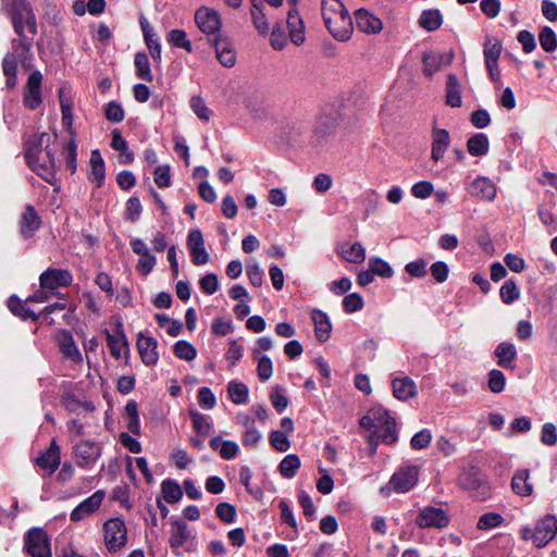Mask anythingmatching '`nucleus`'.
Masks as SVG:
<instances>
[{
    "label": "nucleus",
    "mask_w": 557,
    "mask_h": 557,
    "mask_svg": "<svg viewBox=\"0 0 557 557\" xmlns=\"http://www.w3.org/2000/svg\"><path fill=\"white\" fill-rule=\"evenodd\" d=\"M187 246L195 265H202L209 262V253L205 248V242L200 230H193L187 237Z\"/></svg>",
    "instance_id": "13"
},
{
    "label": "nucleus",
    "mask_w": 557,
    "mask_h": 557,
    "mask_svg": "<svg viewBox=\"0 0 557 557\" xmlns=\"http://www.w3.org/2000/svg\"><path fill=\"white\" fill-rule=\"evenodd\" d=\"M370 412L374 421L375 429H379L385 424H388L389 421L395 420L393 417H391L388 410L383 406H373L370 408Z\"/></svg>",
    "instance_id": "54"
},
{
    "label": "nucleus",
    "mask_w": 557,
    "mask_h": 557,
    "mask_svg": "<svg viewBox=\"0 0 557 557\" xmlns=\"http://www.w3.org/2000/svg\"><path fill=\"white\" fill-rule=\"evenodd\" d=\"M450 143L449 133L443 128H434L432 132L431 158L434 162L440 161Z\"/></svg>",
    "instance_id": "25"
},
{
    "label": "nucleus",
    "mask_w": 557,
    "mask_h": 557,
    "mask_svg": "<svg viewBox=\"0 0 557 557\" xmlns=\"http://www.w3.org/2000/svg\"><path fill=\"white\" fill-rule=\"evenodd\" d=\"M426 267L428 262L424 259H417L407 263L405 271L413 277H424L428 273Z\"/></svg>",
    "instance_id": "62"
},
{
    "label": "nucleus",
    "mask_w": 557,
    "mask_h": 557,
    "mask_svg": "<svg viewBox=\"0 0 557 557\" xmlns=\"http://www.w3.org/2000/svg\"><path fill=\"white\" fill-rule=\"evenodd\" d=\"M59 347L64 357L74 362H82L83 357L76 346L73 336L69 332H64L59 338Z\"/></svg>",
    "instance_id": "32"
},
{
    "label": "nucleus",
    "mask_w": 557,
    "mask_h": 557,
    "mask_svg": "<svg viewBox=\"0 0 557 557\" xmlns=\"http://www.w3.org/2000/svg\"><path fill=\"white\" fill-rule=\"evenodd\" d=\"M341 255L346 261L351 263H361L366 259V250L360 243L343 245Z\"/></svg>",
    "instance_id": "37"
},
{
    "label": "nucleus",
    "mask_w": 557,
    "mask_h": 557,
    "mask_svg": "<svg viewBox=\"0 0 557 557\" xmlns=\"http://www.w3.org/2000/svg\"><path fill=\"white\" fill-rule=\"evenodd\" d=\"M320 478L317 481V490L326 495L330 494L334 488V481L327 470L319 469Z\"/></svg>",
    "instance_id": "61"
},
{
    "label": "nucleus",
    "mask_w": 557,
    "mask_h": 557,
    "mask_svg": "<svg viewBox=\"0 0 557 557\" xmlns=\"http://www.w3.org/2000/svg\"><path fill=\"white\" fill-rule=\"evenodd\" d=\"M134 64L136 67V75L138 78L146 81V82L152 81L150 62H149L148 55L145 52H137L135 54Z\"/></svg>",
    "instance_id": "42"
},
{
    "label": "nucleus",
    "mask_w": 557,
    "mask_h": 557,
    "mask_svg": "<svg viewBox=\"0 0 557 557\" xmlns=\"http://www.w3.org/2000/svg\"><path fill=\"white\" fill-rule=\"evenodd\" d=\"M377 431L379 432V437L381 438V441L385 444H394L395 442H397L398 440V436H397V430H396V421H389L388 424H385L381 428H379Z\"/></svg>",
    "instance_id": "57"
},
{
    "label": "nucleus",
    "mask_w": 557,
    "mask_h": 557,
    "mask_svg": "<svg viewBox=\"0 0 557 557\" xmlns=\"http://www.w3.org/2000/svg\"><path fill=\"white\" fill-rule=\"evenodd\" d=\"M90 166L91 172L89 178L96 182L97 187H101L106 177V166L98 149L91 151Z\"/></svg>",
    "instance_id": "33"
},
{
    "label": "nucleus",
    "mask_w": 557,
    "mask_h": 557,
    "mask_svg": "<svg viewBox=\"0 0 557 557\" xmlns=\"http://www.w3.org/2000/svg\"><path fill=\"white\" fill-rule=\"evenodd\" d=\"M286 23L290 41L296 46L302 45L306 40L305 24L295 7L288 11Z\"/></svg>",
    "instance_id": "19"
},
{
    "label": "nucleus",
    "mask_w": 557,
    "mask_h": 557,
    "mask_svg": "<svg viewBox=\"0 0 557 557\" xmlns=\"http://www.w3.org/2000/svg\"><path fill=\"white\" fill-rule=\"evenodd\" d=\"M506 385L505 374L497 369H493L488 372L487 386L492 393H502Z\"/></svg>",
    "instance_id": "50"
},
{
    "label": "nucleus",
    "mask_w": 557,
    "mask_h": 557,
    "mask_svg": "<svg viewBox=\"0 0 557 557\" xmlns=\"http://www.w3.org/2000/svg\"><path fill=\"white\" fill-rule=\"evenodd\" d=\"M270 444L277 451H287L290 447V442L287 435L282 431H272L270 434Z\"/></svg>",
    "instance_id": "55"
},
{
    "label": "nucleus",
    "mask_w": 557,
    "mask_h": 557,
    "mask_svg": "<svg viewBox=\"0 0 557 557\" xmlns=\"http://www.w3.org/2000/svg\"><path fill=\"white\" fill-rule=\"evenodd\" d=\"M104 492H95L91 496L87 497L72 510L70 516L71 520L75 522L81 521L89 515L94 513L102 504Z\"/></svg>",
    "instance_id": "14"
},
{
    "label": "nucleus",
    "mask_w": 557,
    "mask_h": 557,
    "mask_svg": "<svg viewBox=\"0 0 557 557\" xmlns=\"http://www.w3.org/2000/svg\"><path fill=\"white\" fill-rule=\"evenodd\" d=\"M41 218L32 205H26L20 220V232L24 238H30L41 226Z\"/></svg>",
    "instance_id": "18"
},
{
    "label": "nucleus",
    "mask_w": 557,
    "mask_h": 557,
    "mask_svg": "<svg viewBox=\"0 0 557 557\" xmlns=\"http://www.w3.org/2000/svg\"><path fill=\"white\" fill-rule=\"evenodd\" d=\"M104 115L107 120L119 123L124 120L125 113L121 103L113 100L106 104Z\"/></svg>",
    "instance_id": "53"
},
{
    "label": "nucleus",
    "mask_w": 557,
    "mask_h": 557,
    "mask_svg": "<svg viewBox=\"0 0 557 557\" xmlns=\"http://www.w3.org/2000/svg\"><path fill=\"white\" fill-rule=\"evenodd\" d=\"M504 521V518L495 512H487L480 517L478 521V528L480 530H487L498 527Z\"/></svg>",
    "instance_id": "59"
},
{
    "label": "nucleus",
    "mask_w": 557,
    "mask_h": 557,
    "mask_svg": "<svg viewBox=\"0 0 557 557\" xmlns=\"http://www.w3.org/2000/svg\"><path fill=\"white\" fill-rule=\"evenodd\" d=\"M257 360V374L260 381H268L273 374V363L268 356L253 358Z\"/></svg>",
    "instance_id": "51"
},
{
    "label": "nucleus",
    "mask_w": 557,
    "mask_h": 557,
    "mask_svg": "<svg viewBox=\"0 0 557 557\" xmlns=\"http://www.w3.org/2000/svg\"><path fill=\"white\" fill-rule=\"evenodd\" d=\"M363 298L357 293H352L345 296L343 300V307L347 313H352L361 310L363 308Z\"/></svg>",
    "instance_id": "58"
},
{
    "label": "nucleus",
    "mask_w": 557,
    "mask_h": 557,
    "mask_svg": "<svg viewBox=\"0 0 557 557\" xmlns=\"http://www.w3.org/2000/svg\"><path fill=\"white\" fill-rule=\"evenodd\" d=\"M8 307L14 315L21 317L23 320H27V319L37 320L38 319V317L34 313V311L26 308L24 306L23 301L15 296H12L9 298Z\"/></svg>",
    "instance_id": "45"
},
{
    "label": "nucleus",
    "mask_w": 557,
    "mask_h": 557,
    "mask_svg": "<svg viewBox=\"0 0 557 557\" xmlns=\"http://www.w3.org/2000/svg\"><path fill=\"white\" fill-rule=\"evenodd\" d=\"M214 49L216 59L225 67H232L236 63V51L233 42L221 35L214 38Z\"/></svg>",
    "instance_id": "15"
},
{
    "label": "nucleus",
    "mask_w": 557,
    "mask_h": 557,
    "mask_svg": "<svg viewBox=\"0 0 557 557\" xmlns=\"http://www.w3.org/2000/svg\"><path fill=\"white\" fill-rule=\"evenodd\" d=\"M52 137L48 133L32 136L25 149L27 164L37 175L54 187V193L61 190L55 175V151L51 148Z\"/></svg>",
    "instance_id": "1"
},
{
    "label": "nucleus",
    "mask_w": 557,
    "mask_h": 557,
    "mask_svg": "<svg viewBox=\"0 0 557 557\" xmlns=\"http://www.w3.org/2000/svg\"><path fill=\"white\" fill-rule=\"evenodd\" d=\"M173 350H174V355L177 358L186 360V361H191L197 356L196 348L190 343H188L186 341L176 342L173 347Z\"/></svg>",
    "instance_id": "48"
},
{
    "label": "nucleus",
    "mask_w": 557,
    "mask_h": 557,
    "mask_svg": "<svg viewBox=\"0 0 557 557\" xmlns=\"http://www.w3.org/2000/svg\"><path fill=\"white\" fill-rule=\"evenodd\" d=\"M468 193L480 200L492 201L496 197V186L488 177L478 176L469 185Z\"/></svg>",
    "instance_id": "17"
},
{
    "label": "nucleus",
    "mask_w": 557,
    "mask_h": 557,
    "mask_svg": "<svg viewBox=\"0 0 557 557\" xmlns=\"http://www.w3.org/2000/svg\"><path fill=\"white\" fill-rule=\"evenodd\" d=\"M321 13L330 34L337 40L346 41L354 30V22L341 0H322Z\"/></svg>",
    "instance_id": "3"
},
{
    "label": "nucleus",
    "mask_w": 557,
    "mask_h": 557,
    "mask_svg": "<svg viewBox=\"0 0 557 557\" xmlns=\"http://www.w3.org/2000/svg\"><path fill=\"white\" fill-rule=\"evenodd\" d=\"M369 269H371L372 273L382 277H391L393 275V270L389 264L379 257L370 258Z\"/></svg>",
    "instance_id": "52"
},
{
    "label": "nucleus",
    "mask_w": 557,
    "mask_h": 557,
    "mask_svg": "<svg viewBox=\"0 0 557 557\" xmlns=\"http://www.w3.org/2000/svg\"><path fill=\"white\" fill-rule=\"evenodd\" d=\"M195 23L206 35H215L222 27L221 14L209 7H200L195 12Z\"/></svg>",
    "instance_id": "7"
},
{
    "label": "nucleus",
    "mask_w": 557,
    "mask_h": 557,
    "mask_svg": "<svg viewBox=\"0 0 557 557\" xmlns=\"http://www.w3.org/2000/svg\"><path fill=\"white\" fill-rule=\"evenodd\" d=\"M231 400L236 405L246 404L248 400V387L246 384L237 381H231L227 386Z\"/></svg>",
    "instance_id": "40"
},
{
    "label": "nucleus",
    "mask_w": 557,
    "mask_h": 557,
    "mask_svg": "<svg viewBox=\"0 0 557 557\" xmlns=\"http://www.w3.org/2000/svg\"><path fill=\"white\" fill-rule=\"evenodd\" d=\"M511 490L516 495L522 497L532 495L533 485L530 482V471L528 469H520L513 473L511 479Z\"/></svg>",
    "instance_id": "28"
},
{
    "label": "nucleus",
    "mask_w": 557,
    "mask_h": 557,
    "mask_svg": "<svg viewBox=\"0 0 557 557\" xmlns=\"http://www.w3.org/2000/svg\"><path fill=\"white\" fill-rule=\"evenodd\" d=\"M74 456L78 467L89 469L101 456V448L94 442L83 441L75 446Z\"/></svg>",
    "instance_id": "11"
},
{
    "label": "nucleus",
    "mask_w": 557,
    "mask_h": 557,
    "mask_svg": "<svg viewBox=\"0 0 557 557\" xmlns=\"http://www.w3.org/2000/svg\"><path fill=\"white\" fill-rule=\"evenodd\" d=\"M216 516L225 523H232L235 520L236 509L228 503H220L215 508Z\"/></svg>",
    "instance_id": "64"
},
{
    "label": "nucleus",
    "mask_w": 557,
    "mask_h": 557,
    "mask_svg": "<svg viewBox=\"0 0 557 557\" xmlns=\"http://www.w3.org/2000/svg\"><path fill=\"white\" fill-rule=\"evenodd\" d=\"M122 327V323L120 322L116 326V335L111 334L108 330H106L107 344L112 357L115 359L121 358L123 348L126 350L128 349L126 336Z\"/></svg>",
    "instance_id": "29"
},
{
    "label": "nucleus",
    "mask_w": 557,
    "mask_h": 557,
    "mask_svg": "<svg viewBox=\"0 0 557 557\" xmlns=\"http://www.w3.org/2000/svg\"><path fill=\"white\" fill-rule=\"evenodd\" d=\"M72 282L73 275L65 269L49 268L39 276L40 287L51 292L59 287H67Z\"/></svg>",
    "instance_id": "9"
},
{
    "label": "nucleus",
    "mask_w": 557,
    "mask_h": 557,
    "mask_svg": "<svg viewBox=\"0 0 557 557\" xmlns=\"http://www.w3.org/2000/svg\"><path fill=\"white\" fill-rule=\"evenodd\" d=\"M41 82L42 74L39 71L29 74L23 94V103L29 110H36L42 103Z\"/></svg>",
    "instance_id": "10"
},
{
    "label": "nucleus",
    "mask_w": 557,
    "mask_h": 557,
    "mask_svg": "<svg viewBox=\"0 0 557 557\" xmlns=\"http://www.w3.org/2000/svg\"><path fill=\"white\" fill-rule=\"evenodd\" d=\"M162 495L165 502L174 504L183 496L181 486L173 480H164L161 484Z\"/></svg>",
    "instance_id": "44"
},
{
    "label": "nucleus",
    "mask_w": 557,
    "mask_h": 557,
    "mask_svg": "<svg viewBox=\"0 0 557 557\" xmlns=\"http://www.w3.org/2000/svg\"><path fill=\"white\" fill-rule=\"evenodd\" d=\"M539 40L541 47L547 52H553L557 49V36L548 26H544L541 29Z\"/></svg>",
    "instance_id": "47"
},
{
    "label": "nucleus",
    "mask_w": 557,
    "mask_h": 557,
    "mask_svg": "<svg viewBox=\"0 0 557 557\" xmlns=\"http://www.w3.org/2000/svg\"><path fill=\"white\" fill-rule=\"evenodd\" d=\"M166 40L170 45H172L176 48H182V49L186 50L188 53H191L194 50L193 44L187 38V33L184 29H180V28L171 29L168 33Z\"/></svg>",
    "instance_id": "38"
},
{
    "label": "nucleus",
    "mask_w": 557,
    "mask_h": 557,
    "mask_svg": "<svg viewBox=\"0 0 557 557\" xmlns=\"http://www.w3.org/2000/svg\"><path fill=\"white\" fill-rule=\"evenodd\" d=\"M251 1V9H250V15L252 20V24L255 28L259 32L261 35H267L270 29V24L268 21V16L265 13V7L264 3L265 0H250Z\"/></svg>",
    "instance_id": "24"
},
{
    "label": "nucleus",
    "mask_w": 557,
    "mask_h": 557,
    "mask_svg": "<svg viewBox=\"0 0 557 557\" xmlns=\"http://www.w3.org/2000/svg\"><path fill=\"white\" fill-rule=\"evenodd\" d=\"M517 349L513 344L508 342H503L497 345L495 349V356L498 358L497 364L503 368L513 369L515 366L512 362L517 358Z\"/></svg>",
    "instance_id": "30"
},
{
    "label": "nucleus",
    "mask_w": 557,
    "mask_h": 557,
    "mask_svg": "<svg viewBox=\"0 0 557 557\" xmlns=\"http://www.w3.org/2000/svg\"><path fill=\"white\" fill-rule=\"evenodd\" d=\"M502 46L497 42H486L484 46L485 65H495L499 59Z\"/></svg>",
    "instance_id": "63"
},
{
    "label": "nucleus",
    "mask_w": 557,
    "mask_h": 557,
    "mask_svg": "<svg viewBox=\"0 0 557 557\" xmlns=\"http://www.w3.org/2000/svg\"><path fill=\"white\" fill-rule=\"evenodd\" d=\"M4 10L13 24L14 32L20 37L15 51H29L34 36L37 33L36 16L27 0H1Z\"/></svg>",
    "instance_id": "2"
},
{
    "label": "nucleus",
    "mask_w": 557,
    "mask_h": 557,
    "mask_svg": "<svg viewBox=\"0 0 557 557\" xmlns=\"http://www.w3.org/2000/svg\"><path fill=\"white\" fill-rule=\"evenodd\" d=\"M393 395L401 401L413 398L418 394L417 385L409 376H399L392 380Z\"/></svg>",
    "instance_id": "23"
},
{
    "label": "nucleus",
    "mask_w": 557,
    "mask_h": 557,
    "mask_svg": "<svg viewBox=\"0 0 557 557\" xmlns=\"http://www.w3.org/2000/svg\"><path fill=\"white\" fill-rule=\"evenodd\" d=\"M137 348L141 358V361L146 366H153L159 360V355L157 352V339L150 336H145L143 333L138 335L137 338Z\"/></svg>",
    "instance_id": "20"
},
{
    "label": "nucleus",
    "mask_w": 557,
    "mask_h": 557,
    "mask_svg": "<svg viewBox=\"0 0 557 557\" xmlns=\"http://www.w3.org/2000/svg\"><path fill=\"white\" fill-rule=\"evenodd\" d=\"M446 103L453 108H459L462 104L459 81L454 74L447 77Z\"/></svg>",
    "instance_id": "36"
},
{
    "label": "nucleus",
    "mask_w": 557,
    "mask_h": 557,
    "mask_svg": "<svg viewBox=\"0 0 557 557\" xmlns=\"http://www.w3.org/2000/svg\"><path fill=\"white\" fill-rule=\"evenodd\" d=\"M355 22L358 29L367 34H376L382 30V21L366 9L355 12Z\"/></svg>",
    "instance_id": "21"
},
{
    "label": "nucleus",
    "mask_w": 557,
    "mask_h": 557,
    "mask_svg": "<svg viewBox=\"0 0 557 557\" xmlns=\"http://www.w3.org/2000/svg\"><path fill=\"white\" fill-rule=\"evenodd\" d=\"M190 417L197 435L206 437L211 430L210 418L197 411H190Z\"/></svg>",
    "instance_id": "46"
},
{
    "label": "nucleus",
    "mask_w": 557,
    "mask_h": 557,
    "mask_svg": "<svg viewBox=\"0 0 557 557\" xmlns=\"http://www.w3.org/2000/svg\"><path fill=\"white\" fill-rule=\"evenodd\" d=\"M557 533V518L553 515H546L535 525L534 545L536 547L546 546Z\"/></svg>",
    "instance_id": "12"
},
{
    "label": "nucleus",
    "mask_w": 557,
    "mask_h": 557,
    "mask_svg": "<svg viewBox=\"0 0 557 557\" xmlns=\"http://www.w3.org/2000/svg\"><path fill=\"white\" fill-rule=\"evenodd\" d=\"M189 539L188 525L182 519L173 521V529L171 531L169 543L173 549H177L185 545Z\"/></svg>",
    "instance_id": "31"
},
{
    "label": "nucleus",
    "mask_w": 557,
    "mask_h": 557,
    "mask_svg": "<svg viewBox=\"0 0 557 557\" xmlns=\"http://www.w3.org/2000/svg\"><path fill=\"white\" fill-rule=\"evenodd\" d=\"M431 431L428 429H423L411 437L410 445L413 449L420 450L428 447L431 443Z\"/></svg>",
    "instance_id": "60"
},
{
    "label": "nucleus",
    "mask_w": 557,
    "mask_h": 557,
    "mask_svg": "<svg viewBox=\"0 0 557 557\" xmlns=\"http://www.w3.org/2000/svg\"><path fill=\"white\" fill-rule=\"evenodd\" d=\"M104 543L110 552L121 549L127 542V533L124 521L111 518L103 524Z\"/></svg>",
    "instance_id": "5"
},
{
    "label": "nucleus",
    "mask_w": 557,
    "mask_h": 557,
    "mask_svg": "<svg viewBox=\"0 0 557 557\" xmlns=\"http://www.w3.org/2000/svg\"><path fill=\"white\" fill-rule=\"evenodd\" d=\"M459 485L472 493L482 490V495L485 494L486 484L482 475L474 469L463 471L458 478Z\"/></svg>",
    "instance_id": "26"
},
{
    "label": "nucleus",
    "mask_w": 557,
    "mask_h": 557,
    "mask_svg": "<svg viewBox=\"0 0 557 557\" xmlns=\"http://www.w3.org/2000/svg\"><path fill=\"white\" fill-rule=\"evenodd\" d=\"M419 468L412 465L400 467L391 478L389 485L396 493L409 492L418 482Z\"/></svg>",
    "instance_id": "6"
},
{
    "label": "nucleus",
    "mask_w": 557,
    "mask_h": 557,
    "mask_svg": "<svg viewBox=\"0 0 557 557\" xmlns=\"http://www.w3.org/2000/svg\"><path fill=\"white\" fill-rule=\"evenodd\" d=\"M60 462V447L54 440L51 442L49 448L36 459V465L40 469L47 470L49 474H52L59 468Z\"/></svg>",
    "instance_id": "22"
},
{
    "label": "nucleus",
    "mask_w": 557,
    "mask_h": 557,
    "mask_svg": "<svg viewBox=\"0 0 557 557\" xmlns=\"http://www.w3.org/2000/svg\"><path fill=\"white\" fill-rule=\"evenodd\" d=\"M419 24L422 28L434 32L442 25V15L438 10H426L423 11Z\"/></svg>",
    "instance_id": "41"
},
{
    "label": "nucleus",
    "mask_w": 557,
    "mask_h": 557,
    "mask_svg": "<svg viewBox=\"0 0 557 557\" xmlns=\"http://www.w3.org/2000/svg\"><path fill=\"white\" fill-rule=\"evenodd\" d=\"M111 147L114 150L120 151L121 163L128 164L134 161V153L128 149L127 141L119 129H114L112 132Z\"/></svg>",
    "instance_id": "34"
},
{
    "label": "nucleus",
    "mask_w": 557,
    "mask_h": 557,
    "mask_svg": "<svg viewBox=\"0 0 557 557\" xmlns=\"http://www.w3.org/2000/svg\"><path fill=\"white\" fill-rule=\"evenodd\" d=\"M237 423L244 426L242 443L245 447H255L262 435L256 428V420L247 413H239L236 418Z\"/></svg>",
    "instance_id": "16"
},
{
    "label": "nucleus",
    "mask_w": 557,
    "mask_h": 557,
    "mask_svg": "<svg viewBox=\"0 0 557 557\" xmlns=\"http://www.w3.org/2000/svg\"><path fill=\"white\" fill-rule=\"evenodd\" d=\"M416 523L421 529H443L448 525L449 517L442 508L426 506L419 511Z\"/></svg>",
    "instance_id": "8"
},
{
    "label": "nucleus",
    "mask_w": 557,
    "mask_h": 557,
    "mask_svg": "<svg viewBox=\"0 0 557 557\" xmlns=\"http://www.w3.org/2000/svg\"><path fill=\"white\" fill-rule=\"evenodd\" d=\"M24 550L32 557H52L51 543L41 528H32L24 535Z\"/></svg>",
    "instance_id": "4"
},
{
    "label": "nucleus",
    "mask_w": 557,
    "mask_h": 557,
    "mask_svg": "<svg viewBox=\"0 0 557 557\" xmlns=\"http://www.w3.org/2000/svg\"><path fill=\"white\" fill-rule=\"evenodd\" d=\"M490 141L485 134L478 133L467 141V150L473 157H482L488 152Z\"/></svg>",
    "instance_id": "35"
},
{
    "label": "nucleus",
    "mask_w": 557,
    "mask_h": 557,
    "mask_svg": "<svg viewBox=\"0 0 557 557\" xmlns=\"http://www.w3.org/2000/svg\"><path fill=\"white\" fill-rule=\"evenodd\" d=\"M311 319L314 324L315 337L319 342L324 343L330 338L332 325L326 313L319 309L311 311Z\"/></svg>",
    "instance_id": "27"
},
{
    "label": "nucleus",
    "mask_w": 557,
    "mask_h": 557,
    "mask_svg": "<svg viewBox=\"0 0 557 557\" xmlns=\"http://www.w3.org/2000/svg\"><path fill=\"white\" fill-rule=\"evenodd\" d=\"M300 459L297 455L290 454L283 458L280 462V473L286 478L292 479L296 475L297 470L300 468Z\"/></svg>",
    "instance_id": "43"
},
{
    "label": "nucleus",
    "mask_w": 557,
    "mask_h": 557,
    "mask_svg": "<svg viewBox=\"0 0 557 557\" xmlns=\"http://www.w3.org/2000/svg\"><path fill=\"white\" fill-rule=\"evenodd\" d=\"M503 302L509 305L519 299L520 292L512 280L506 281L499 290Z\"/></svg>",
    "instance_id": "49"
},
{
    "label": "nucleus",
    "mask_w": 557,
    "mask_h": 557,
    "mask_svg": "<svg viewBox=\"0 0 557 557\" xmlns=\"http://www.w3.org/2000/svg\"><path fill=\"white\" fill-rule=\"evenodd\" d=\"M190 108L200 120L209 121L211 116V110L199 96L191 97Z\"/></svg>",
    "instance_id": "56"
},
{
    "label": "nucleus",
    "mask_w": 557,
    "mask_h": 557,
    "mask_svg": "<svg viewBox=\"0 0 557 557\" xmlns=\"http://www.w3.org/2000/svg\"><path fill=\"white\" fill-rule=\"evenodd\" d=\"M125 413L127 417V429L134 435L140 434V421L137 403L135 400H128L125 405Z\"/></svg>",
    "instance_id": "39"
}]
</instances>
